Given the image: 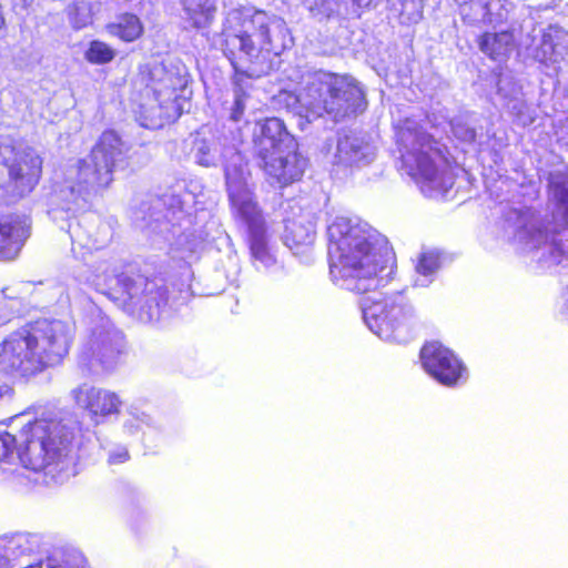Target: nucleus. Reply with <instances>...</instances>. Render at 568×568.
<instances>
[{"instance_id":"nucleus-1","label":"nucleus","mask_w":568,"mask_h":568,"mask_svg":"<svg viewBox=\"0 0 568 568\" xmlns=\"http://www.w3.org/2000/svg\"><path fill=\"white\" fill-rule=\"evenodd\" d=\"M327 261L334 284L362 295L375 291L385 268V236L366 222L336 217L327 227Z\"/></svg>"},{"instance_id":"nucleus-2","label":"nucleus","mask_w":568,"mask_h":568,"mask_svg":"<svg viewBox=\"0 0 568 568\" xmlns=\"http://www.w3.org/2000/svg\"><path fill=\"white\" fill-rule=\"evenodd\" d=\"M71 337L54 320L36 318L10 332L0 342V373L29 379L63 363Z\"/></svg>"},{"instance_id":"nucleus-3","label":"nucleus","mask_w":568,"mask_h":568,"mask_svg":"<svg viewBox=\"0 0 568 568\" xmlns=\"http://www.w3.org/2000/svg\"><path fill=\"white\" fill-rule=\"evenodd\" d=\"M73 434L53 412H43L20 429V442L9 432H0V462L14 452L24 468L54 476L61 471L71 452Z\"/></svg>"},{"instance_id":"nucleus-4","label":"nucleus","mask_w":568,"mask_h":568,"mask_svg":"<svg viewBox=\"0 0 568 568\" xmlns=\"http://www.w3.org/2000/svg\"><path fill=\"white\" fill-rule=\"evenodd\" d=\"M272 24V18L262 10L253 13L235 10L231 13L229 26L221 33L220 48L233 68L236 85L251 77L246 69L261 55H280L285 49L284 42L278 40L283 29L275 34Z\"/></svg>"},{"instance_id":"nucleus-5","label":"nucleus","mask_w":568,"mask_h":568,"mask_svg":"<svg viewBox=\"0 0 568 568\" xmlns=\"http://www.w3.org/2000/svg\"><path fill=\"white\" fill-rule=\"evenodd\" d=\"M300 101L307 119L331 115L337 121L355 114L364 103L365 95L353 77L315 70L308 73Z\"/></svg>"},{"instance_id":"nucleus-6","label":"nucleus","mask_w":568,"mask_h":568,"mask_svg":"<svg viewBox=\"0 0 568 568\" xmlns=\"http://www.w3.org/2000/svg\"><path fill=\"white\" fill-rule=\"evenodd\" d=\"M258 165L271 183L284 187L300 181L307 166V160L297 150L294 138L278 118H267L254 138Z\"/></svg>"},{"instance_id":"nucleus-7","label":"nucleus","mask_w":568,"mask_h":568,"mask_svg":"<svg viewBox=\"0 0 568 568\" xmlns=\"http://www.w3.org/2000/svg\"><path fill=\"white\" fill-rule=\"evenodd\" d=\"M105 295L123 312L143 323L159 321L170 305V290L163 278L140 271L121 273Z\"/></svg>"},{"instance_id":"nucleus-8","label":"nucleus","mask_w":568,"mask_h":568,"mask_svg":"<svg viewBox=\"0 0 568 568\" xmlns=\"http://www.w3.org/2000/svg\"><path fill=\"white\" fill-rule=\"evenodd\" d=\"M123 149L120 134L112 129L104 130L89 154L78 161L71 193L98 194L108 189L114 180L116 162L123 154Z\"/></svg>"},{"instance_id":"nucleus-9","label":"nucleus","mask_w":568,"mask_h":568,"mask_svg":"<svg viewBox=\"0 0 568 568\" xmlns=\"http://www.w3.org/2000/svg\"><path fill=\"white\" fill-rule=\"evenodd\" d=\"M183 87L181 80L164 67L140 64L135 78L132 81V89L142 94L143 91L152 93L156 104L149 109L150 114L141 111L143 126L148 129H161L174 120V115L168 111L165 103H174L175 93Z\"/></svg>"},{"instance_id":"nucleus-10","label":"nucleus","mask_w":568,"mask_h":568,"mask_svg":"<svg viewBox=\"0 0 568 568\" xmlns=\"http://www.w3.org/2000/svg\"><path fill=\"white\" fill-rule=\"evenodd\" d=\"M425 372L446 387H456L466 379L467 367L462 358L438 341H427L419 351Z\"/></svg>"},{"instance_id":"nucleus-11","label":"nucleus","mask_w":568,"mask_h":568,"mask_svg":"<svg viewBox=\"0 0 568 568\" xmlns=\"http://www.w3.org/2000/svg\"><path fill=\"white\" fill-rule=\"evenodd\" d=\"M410 314L412 307L408 301L400 292H396L368 306L365 311V318L368 326L376 334L382 335L396 324L407 320Z\"/></svg>"},{"instance_id":"nucleus-12","label":"nucleus","mask_w":568,"mask_h":568,"mask_svg":"<svg viewBox=\"0 0 568 568\" xmlns=\"http://www.w3.org/2000/svg\"><path fill=\"white\" fill-rule=\"evenodd\" d=\"M71 394L75 404L87 410L95 423L121 410L122 402L114 392L83 384Z\"/></svg>"},{"instance_id":"nucleus-13","label":"nucleus","mask_w":568,"mask_h":568,"mask_svg":"<svg viewBox=\"0 0 568 568\" xmlns=\"http://www.w3.org/2000/svg\"><path fill=\"white\" fill-rule=\"evenodd\" d=\"M9 183L19 196L31 193L42 175V159L39 155L24 153L16 162L8 165Z\"/></svg>"},{"instance_id":"nucleus-14","label":"nucleus","mask_w":568,"mask_h":568,"mask_svg":"<svg viewBox=\"0 0 568 568\" xmlns=\"http://www.w3.org/2000/svg\"><path fill=\"white\" fill-rule=\"evenodd\" d=\"M30 236V225L17 214L0 219V261L14 260L27 239Z\"/></svg>"},{"instance_id":"nucleus-15","label":"nucleus","mask_w":568,"mask_h":568,"mask_svg":"<svg viewBox=\"0 0 568 568\" xmlns=\"http://www.w3.org/2000/svg\"><path fill=\"white\" fill-rule=\"evenodd\" d=\"M476 42L488 59L499 63L506 62L518 48L513 30L485 31L478 36Z\"/></svg>"},{"instance_id":"nucleus-16","label":"nucleus","mask_w":568,"mask_h":568,"mask_svg":"<svg viewBox=\"0 0 568 568\" xmlns=\"http://www.w3.org/2000/svg\"><path fill=\"white\" fill-rule=\"evenodd\" d=\"M229 200L232 210L244 221L248 231L265 226V221L261 209L255 201L253 192L242 186H229Z\"/></svg>"},{"instance_id":"nucleus-17","label":"nucleus","mask_w":568,"mask_h":568,"mask_svg":"<svg viewBox=\"0 0 568 568\" xmlns=\"http://www.w3.org/2000/svg\"><path fill=\"white\" fill-rule=\"evenodd\" d=\"M419 144L427 150L420 149L414 153L416 171L422 179L434 181L438 175L435 158H443L444 153L432 134H424Z\"/></svg>"},{"instance_id":"nucleus-18","label":"nucleus","mask_w":568,"mask_h":568,"mask_svg":"<svg viewBox=\"0 0 568 568\" xmlns=\"http://www.w3.org/2000/svg\"><path fill=\"white\" fill-rule=\"evenodd\" d=\"M566 48L567 41L564 32L556 27H548L541 34L534 58L545 64L556 62Z\"/></svg>"},{"instance_id":"nucleus-19","label":"nucleus","mask_w":568,"mask_h":568,"mask_svg":"<svg viewBox=\"0 0 568 568\" xmlns=\"http://www.w3.org/2000/svg\"><path fill=\"white\" fill-rule=\"evenodd\" d=\"M315 236L316 232L311 224L290 221L285 225L283 240L295 255H303L313 246Z\"/></svg>"},{"instance_id":"nucleus-20","label":"nucleus","mask_w":568,"mask_h":568,"mask_svg":"<svg viewBox=\"0 0 568 568\" xmlns=\"http://www.w3.org/2000/svg\"><path fill=\"white\" fill-rule=\"evenodd\" d=\"M105 30L110 36L130 43L139 40L143 36L144 26L136 14L123 12L116 17L114 22L108 23Z\"/></svg>"},{"instance_id":"nucleus-21","label":"nucleus","mask_w":568,"mask_h":568,"mask_svg":"<svg viewBox=\"0 0 568 568\" xmlns=\"http://www.w3.org/2000/svg\"><path fill=\"white\" fill-rule=\"evenodd\" d=\"M181 2L190 27L202 29L213 21L216 12L213 0H182Z\"/></svg>"},{"instance_id":"nucleus-22","label":"nucleus","mask_w":568,"mask_h":568,"mask_svg":"<svg viewBox=\"0 0 568 568\" xmlns=\"http://www.w3.org/2000/svg\"><path fill=\"white\" fill-rule=\"evenodd\" d=\"M124 337L119 334H105L100 337L93 348V353L103 364H113L124 353Z\"/></svg>"},{"instance_id":"nucleus-23","label":"nucleus","mask_w":568,"mask_h":568,"mask_svg":"<svg viewBox=\"0 0 568 568\" xmlns=\"http://www.w3.org/2000/svg\"><path fill=\"white\" fill-rule=\"evenodd\" d=\"M115 58L114 49L100 40H92L84 52V59L91 64H106Z\"/></svg>"},{"instance_id":"nucleus-24","label":"nucleus","mask_w":568,"mask_h":568,"mask_svg":"<svg viewBox=\"0 0 568 568\" xmlns=\"http://www.w3.org/2000/svg\"><path fill=\"white\" fill-rule=\"evenodd\" d=\"M248 247L255 260L266 262L271 258L266 243V225L248 231Z\"/></svg>"},{"instance_id":"nucleus-25","label":"nucleus","mask_w":568,"mask_h":568,"mask_svg":"<svg viewBox=\"0 0 568 568\" xmlns=\"http://www.w3.org/2000/svg\"><path fill=\"white\" fill-rule=\"evenodd\" d=\"M362 156L359 144L349 136L338 139L336 158L339 163L353 164Z\"/></svg>"},{"instance_id":"nucleus-26","label":"nucleus","mask_w":568,"mask_h":568,"mask_svg":"<svg viewBox=\"0 0 568 568\" xmlns=\"http://www.w3.org/2000/svg\"><path fill=\"white\" fill-rule=\"evenodd\" d=\"M440 266L439 256L433 252H425L419 255L416 270L422 275H430Z\"/></svg>"},{"instance_id":"nucleus-27","label":"nucleus","mask_w":568,"mask_h":568,"mask_svg":"<svg viewBox=\"0 0 568 568\" xmlns=\"http://www.w3.org/2000/svg\"><path fill=\"white\" fill-rule=\"evenodd\" d=\"M247 98V94L241 89L240 92L235 95V99H234V102H233V105H232V109H231V113H230V119L234 122H239L243 114H244V110H245V99Z\"/></svg>"},{"instance_id":"nucleus-28","label":"nucleus","mask_w":568,"mask_h":568,"mask_svg":"<svg viewBox=\"0 0 568 568\" xmlns=\"http://www.w3.org/2000/svg\"><path fill=\"white\" fill-rule=\"evenodd\" d=\"M130 454L126 449H121L119 452H114L109 455L108 462L109 464L116 465L122 464L129 460Z\"/></svg>"},{"instance_id":"nucleus-29","label":"nucleus","mask_w":568,"mask_h":568,"mask_svg":"<svg viewBox=\"0 0 568 568\" xmlns=\"http://www.w3.org/2000/svg\"><path fill=\"white\" fill-rule=\"evenodd\" d=\"M28 541H29V537L28 536H19V537H17L16 544H17V547L20 548V554H24L27 551L28 552H32L33 551L32 548H26V549L22 548L23 545L26 542H28Z\"/></svg>"},{"instance_id":"nucleus-30","label":"nucleus","mask_w":568,"mask_h":568,"mask_svg":"<svg viewBox=\"0 0 568 568\" xmlns=\"http://www.w3.org/2000/svg\"><path fill=\"white\" fill-rule=\"evenodd\" d=\"M386 243H387V240L385 239V242L383 243V245H382V247H381L382 258H383V261H384L385 268H384V271L381 273V276H382V278H381V283L378 284V286H377L376 288H378V287L382 285V283H383V281H384V277H385V276H387V275H389V272H386V274H384V272H385V271H387V268H389V266L387 265V260L385 258V256H384V252H383V251H384V248H385Z\"/></svg>"},{"instance_id":"nucleus-31","label":"nucleus","mask_w":568,"mask_h":568,"mask_svg":"<svg viewBox=\"0 0 568 568\" xmlns=\"http://www.w3.org/2000/svg\"><path fill=\"white\" fill-rule=\"evenodd\" d=\"M554 246L556 251H558L559 256H562L565 254L564 250L561 248V244L559 242H555Z\"/></svg>"},{"instance_id":"nucleus-32","label":"nucleus","mask_w":568,"mask_h":568,"mask_svg":"<svg viewBox=\"0 0 568 568\" xmlns=\"http://www.w3.org/2000/svg\"><path fill=\"white\" fill-rule=\"evenodd\" d=\"M565 227L568 229V205L565 212Z\"/></svg>"}]
</instances>
